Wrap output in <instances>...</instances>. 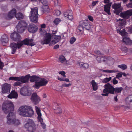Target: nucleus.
Here are the masks:
<instances>
[{
  "mask_svg": "<svg viewBox=\"0 0 132 132\" xmlns=\"http://www.w3.org/2000/svg\"><path fill=\"white\" fill-rule=\"evenodd\" d=\"M3 112L5 114L9 113L7 116L6 122L8 125H14L18 126L20 124L19 120L16 119L15 113L12 112L14 110V106L10 101L3 103L2 107Z\"/></svg>",
  "mask_w": 132,
  "mask_h": 132,
  "instance_id": "nucleus-1",
  "label": "nucleus"
},
{
  "mask_svg": "<svg viewBox=\"0 0 132 132\" xmlns=\"http://www.w3.org/2000/svg\"><path fill=\"white\" fill-rule=\"evenodd\" d=\"M19 114L23 117H31L34 114L32 108L29 106H22L20 107L18 111Z\"/></svg>",
  "mask_w": 132,
  "mask_h": 132,
  "instance_id": "nucleus-2",
  "label": "nucleus"
},
{
  "mask_svg": "<svg viewBox=\"0 0 132 132\" xmlns=\"http://www.w3.org/2000/svg\"><path fill=\"white\" fill-rule=\"evenodd\" d=\"M105 89L103 90L104 93H105L108 92L109 93L112 94H114L115 92L116 93H120L123 89L122 87H117L114 88L109 83H107L104 86Z\"/></svg>",
  "mask_w": 132,
  "mask_h": 132,
  "instance_id": "nucleus-3",
  "label": "nucleus"
},
{
  "mask_svg": "<svg viewBox=\"0 0 132 132\" xmlns=\"http://www.w3.org/2000/svg\"><path fill=\"white\" fill-rule=\"evenodd\" d=\"M27 76L28 79L27 80L24 79V82H28L29 79L31 82H48L47 80L45 78H40L39 77L36 75H33L30 76V74L26 75Z\"/></svg>",
  "mask_w": 132,
  "mask_h": 132,
  "instance_id": "nucleus-4",
  "label": "nucleus"
},
{
  "mask_svg": "<svg viewBox=\"0 0 132 132\" xmlns=\"http://www.w3.org/2000/svg\"><path fill=\"white\" fill-rule=\"evenodd\" d=\"M27 25V24L25 21L23 20L20 21L16 26L17 32L20 33H23L26 29Z\"/></svg>",
  "mask_w": 132,
  "mask_h": 132,
  "instance_id": "nucleus-5",
  "label": "nucleus"
},
{
  "mask_svg": "<svg viewBox=\"0 0 132 132\" xmlns=\"http://www.w3.org/2000/svg\"><path fill=\"white\" fill-rule=\"evenodd\" d=\"M31 13L30 16V21L32 22L37 23L38 20V9L37 7H35L31 9Z\"/></svg>",
  "mask_w": 132,
  "mask_h": 132,
  "instance_id": "nucleus-6",
  "label": "nucleus"
},
{
  "mask_svg": "<svg viewBox=\"0 0 132 132\" xmlns=\"http://www.w3.org/2000/svg\"><path fill=\"white\" fill-rule=\"evenodd\" d=\"M24 126L29 132H32L36 129L35 124L31 119L28 120L27 121V123L25 124Z\"/></svg>",
  "mask_w": 132,
  "mask_h": 132,
  "instance_id": "nucleus-7",
  "label": "nucleus"
},
{
  "mask_svg": "<svg viewBox=\"0 0 132 132\" xmlns=\"http://www.w3.org/2000/svg\"><path fill=\"white\" fill-rule=\"evenodd\" d=\"M32 91L31 88L29 87H24L21 88L20 90L21 95L24 96H30Z\"/></svg>",
  "mask_w": 132,
  "mask_h": 132,
  "instance_id": "nucleus-8",
  "label": "nucleus"
},
{
  "mask_svg": "<svg viewBox=\"0 0 132 132\" xmlns=\"http://www.w3.org/2000/svg\"><path fill=\"white\" fill-rule=\"evenodd\" d=\"M33 40V39H28L27 38H26L23 40L19 42L20 44L19 47L21 46V47L23 45H30L31 46H34L35 44L34 43Z\"/></svg>",
  "mask_w": 132,
  "mask_h": 132,
  "instance_id": "nucleus-9",
  "label": "nucleus"
},
{
  "mask_svg": "<svg viewBox=\"0 0 132 132\" xmlns=\"http://www.w3.org/2000/svg\"><path fill=\"white\" fill-rule=\"evenodd\" d=\"M121 6V3H115L112 5V8L115 10L114 13L117 15H119V13L122 11V8Z\"/></svg>",
  "mask_w": 132,
  "mask_h": 132,
  "instance_id": "nucleus-10",
  "label": "nucleus"
},
{
  "mask_svg": "<svg viewBox=\"0 0 132 132\" xmlns=\"http://www.w3.org/2000/svg\"><path fill=\"white\" fill-rule=\"evenodd\" d=\"M132 15V9L120 13V16L125 20L128 19Z\"/></svg>",
  "mask_w": 132,
  "mask_h": 132,
  "instance_id": "nucleus-11",
  "label": "nucleus"
},
{
  "mask_svg": "<svg viewBox=\"0 0 132 132\" xmlns=\"http://www.w3.org/2000/svg\"><path fill=\"white\" fill-rule=\"evenodd\" d=\"M30 99L33 104L35 105L38 104L40 101V97L36 93H34L32 94Z\"/></svg>",
  "mask_w": 132,
  "mask_h": 132,
  "instance_id": "nucleus-12",
  "label": "nucleus"
},
{
  "mask_svg": "<svg viewBox=\"0 0 132 132\" xmlns=\"http://www.w3.org/2000/svg\"><path fill=\"white\" fill-rule=\"evenodd\" d=\"M28 79L27 76H20L19 77H11L9 78L10 80H14L15 81H19L21 82H24V79L27 80Z\"/></svg>",
  "mask_w": 132,
  "mask_h": 132,
  "instance_id": "nucleus-13",
  "label": "nucleus"
},
{
  "mask_svg": "<svg viewBox=\"0 0 132 132\" xmlns=\"http://www.w3.org/2000/svg\"><path fill=\"white\" fill-rule=\"evenodd\" d=\"M52 36L49 33H46L44 36V39L42 42L43 44H49L51 41Z\"/></svg>",
  "mask_w": 132,
  "mask_h": 132,
  "instance_id": "nucleus-14",
  "label": "nucleus"
},
{
  "mask_svg": "<svg viewBox=\"0 0 132 132\" xmlns=\"http://www.w3.org/2000/svg\"><path fill=\"white\" fill-rule=\"evenodd\" d=\"M19 42H17L16 43H13L10 44V47L12 51V54H14L15 53L17 48L20 49L21 47V46L19 47Z\"/></svg>",
  "mask_w": 132,
  "mask_h": 132,
  "instance_id": "nucleus-15",
  "label": "nucleus"
},
{
  "mask_svg": "<svg viewBox=\"0 0 132 132\" xmlns=\"http://www.w3.org/2000/svg\"><path fill=\"white\" fill-rule=\"evenodd\" d=\"M11 85L7 83H5L2 86V93H8L10 92Z\"/></svg>",
  "mask_w": 132,
  "mask_h": 132,
  "instance_id": "nucleus-16",
  "label": "nucleus"
},
{
  "mask_svg": "<svg viewBox=\"0 0 132 132\" xmlns=\"http://www.w3.org/2000/svg\"><path fill=\"white\" fill-rule=\"evenodd\" d=\"M10 37L11 39L15 41H19L21 39L20 35L16 32H14L12 33Z\"/></svg>",
  "mask_w": 132,
  "mask_h": 132,
  "instance_id": "nucleus-17",
  "label": "nucleus"
},
{
  "mask_svg": "<svg viewBox=\"0 0 132 132\" xmlns=\"http://www.w3.org/2000/svg\"><path fill=\"white\" fill-rule=\"evenodd\" d=\"M64 16L67 18L68 19L71 20L73 19V13L71 10H68L64 12Z\"/></svg>",
  "mask_w": 132,
  "mask_h": 132,
  "instance_id": "nucleus-18",
  "label": "nucleus"
},
{
  "mask_svg": "<svg viewBox=\"0 0 132 132\" xmlns=\"http://www.w3.org/2000/svg\"><path fill=\"white\" fill-rule=\"evenodd\" d=\"M37 30V27L34 24H31L28 26V30L29 32L35 33Z\"/></svg>",
  "mask_w": 132,
  "mask_h": 132,
  "instance_id": "nucleus-19",
  "label": "nucleus"
},
{
  "mask_svg": "<svg viewBox=\"0 0 132 132\" xmlns=\"http://www.w3.org/2000/svg\"><path fill=\"white\" fill-rule=\"evenodd\" d=\"M126 104L127 108H132V95H129L126 99Z\"/></svg>",
  "mask_w": 132,
  "mask_h": 132,
  "instance_id": "nucleus-20",
  "label": "nucleus"
},
{
  "mask_svg": "<svg viewBox=\"0 0 132 132\" xmlns=\"http://www.w3.org/2000/svg\"><path fill=\"white\" fill-rule=\"evenodd\" d=\"M1 41L2 45L3 46L5 45L6 44L8 43L9 41V39L7 35L4 34L2 36Z\"/></svg>",
  "mask_w": 132,
  "mask_h": 132,
  "instance_id": "nucleus-21",
  "label": "nucleus"
},
{
  "mask_svg": "<svg viewBox=\"0 0 132 132\" xmlns=\"http://www.w3.org/2000/svg\"><path fill=\"white\" fill-rule=\"evenodd\" d=\"M105 63L109 65H113L114 62V60L113 58L111 57L105 58Z\"/></svg>",
  "mask_w": 132,
  "mask_h": 132,
  "instance_id": "nucleus-22",
  "label": "nucleus"
},
{
  "mask_svg": "<svg viewBox=\"0 0 132 132\" xmlns=\"http://www.w3.org/2000/svg\"><path fill=\"white\" fill-rule=\"evenodd\" d=\"M16 9H13L8 13V17L10 19L13 18L16 14Z\"/></svg>",
  "mask_w": 132,
  "mask_h": 132,
  "instance_id": "nucleus-23",
  "label": "nucleus"
},
{
  "mask_svg": "<svg viewBox=\"0 0 132 132\" xmlns=\"http://www.w3.org/2000/svg\"><path fill=\"white\" fill-rule=\"evenodd\" d=\"M111 4V3H109L105 5L104 6V10L108 15H110L111 14L110 12V9Z\"/></svg>",
  "mask_w": 132,
  "mask_h": 132,
  "instance_id": "nucleus-24",
  "label": "nucleus"
},
{
  "mask_svg": "<svg viewBox=\"0 0 132 132\" xmlns=\"http://www.w3.org/2000/svg\"><path fill=\"white\" fill-rule=\"evenodd\" d=\"M18 97V94L14 90L12 91L10 94L7 96L8 98H17Z\"/></svg>",
  "mask_w": 132,
  "mask_h": 132,
  "instance_id": "nucleus-25",
  "label": "nucleus"
},
{
  "mask_svg": "<svg viewBox=\"0 0 132 132\" xmlns=\"http://www.w3.org/2000/svg\"><path fill=\"white\" fill-rule=\"evenodd\" d=\"M123 42H125L127 45H132V40L128 37H124L122 39Z\"/></svg>",
  "mask_w": 132,
  "mask_h": 132,
  "instance_id": "nucleus-26",
  "label": "nucleus"
},
{
  "mask_svg": "<svg viewBox=\"0 0 132 132\" xmlns=\"http://www.w3.org/2000/svg\"><path fill=\"white\" fill-rule=\"evenodd\" d=\"M35 108L36 110L37 114L38 115V118L39 121L41 122L43 121V119L41 118L42 114L40 112V109L38 108L37 106H35Z\"/></svg>",
  "mask_w": 132,
  "mask_h": 132,
  "instance_id": "nucleus-27",
  "label": "nucleus"
},
{
  "mask_svg": "<svg viewBox=\"0 0 132 132\" xmlns=\"http://www.w3.org/2000/svg\"><path fill=\"white\" fill-rule=\"evenodd\" d=\"M117 31L118 33H119L122 36L126 35L128 34L127 32L126 31L125 29L121 30L120 28L117 29Z\"/></svg>",
  "mask_w": 132,
  "mask_h": 132,
  "instance_id": "nucleus-28",
  "label": "nucleus"
},
{
  "mask_svg": "<svg viewBox=\"0 0 132 132\" xmlns=\"http://www.w3.org/2000/svg\"><path fill=\"white\" fill-rule=\"evenodd\" d=\"M82 25H83L84 28H85L87 30H89L90 29V26L88 22L87 21H82Z\"/></svg>",
  "mask_w": 132,
  "mask_h": 132,
  "instance_id": "nucleus-29",
  "label": "nucleus"
},
{
  "mask_svg": "<svg viewBox=\"0 0 132 132\" xmlns=\"http://www.w3.org/2000/svg\"><path fill=\"white\" fill-rule=\"evenodd\" d=\"M47 83H35L33 87L36 89H38L40 87L45 86Z\"/></svg>",
  "mask_w": 132,
  "mask_h": 132,
  "instance_id": "nucleus-30",
  "label": "nucleus"
},
{
  "mask_svg": "<svg viewBox=\"0 0 132 132\" xmlns=\"http://www.w3.org/2000/svg\"><path fill=\"white\" fill-rule=\"evenodd\" d=\"M119 20L120 21L119 22V26L121 27H124L126 23V20L119 19Z\"/></svg>",
  "mask_w": 132,
  "mask_h": 132,
  "instance_id": "nucleus-31",
  "label": "nucleus"
},
{
  "mask_svg": "<svg viewBox=\"0 0 132 132\" xmlns=\"http://www.w3.org/2000/svg\"><path fill=\"white\" fill-rule=\"evenodd\" d=\"M15 17L18 20L22 19L24 17L23 15L21 12H18L15 15Z\"/></svg>",
  "mask_w": 132,
  "mask_h": 132,
  "instance_id": "nucleus-32",
  "label": "nucleus"
},
{
  "mask_svg": "<svg viewBox=\"0 0 132 132\" xmlns=\"http://www.w3.org/2000/svg\"><path fill=\"white\" fill-rule=\"evenodd\" d=\"M105 58L103 56L101 55L97 56L96 60L99 63H101L102 62H105Z\"/></svg>",
  "mask_w": 132,
  "mask_h": 132,
  "instance_id": "nucleus-33",
  "label": "nucleus"
},
{
  "mask_svg": "<svg viewBox=\"0 0 132 132\" xmlns=\"http://www.w3.org/2000/svg\"><path fill=\"white\" fill-rule=\"evenodd\" d=\"M59 60V61L62 63H64L65 62H67L65 57L63 55L60 56Z\"/></svg>",
  "mask_w": 132,
  "mask_h": 132,
  "instance_id": "nucleus-34",
  "label": "nucleus"
},
{
  "mask_svg": "<svg viewBox=\"0 0 132 132\" xmlns=\"http://www.w3.org/2000/svg\"><path fill=\"white\" fill-rule=\"evenodd\" d=\"M41 2L42 4L43 5V6H46V9L47 10V11L48 10V3L47 1L46 0H43Z\"/></svg>",
  "mask_w": 132,
  "mask_h": 132,
  "instance_id": "nucleus-35",
  "label": "nucleus"
},
{
  "mask_svg": "<svg viewBox=\"0 0 132 132\" xmlns=\"http://www.w3.org/2000/svg\"><path fill=\"white\" fill-rule=\"evenodd\" d=\"M82 21L80 22L79 26L78 27V29L80 32L83 30L84 29V27L83 25H82Z\"/></svg>",
  "mask_w": 132,
  "mask_h": 132,
  "instance_id": "nucleus-36",
  "label": "nucleus"
},
{
  "mask_svg": "<svg viewBox=\"0 0 132 132\" xmlns=\"http://www.w3.org/2000/svg\"><path fill=\"white\" fill-rule=\"evenodd\" d=\"M54 39L56 43H57L61 39L60 36H55L54 37Z\"/></svg>",
  "mask_w": 132,
  "mask_h": 132,
  "instance_id": "nucleus-37",
  "label": "nucleus"
},
{
  "mask_svg": "<svg viewBox=\"0 0 132 132\" xmlns=\"http://www.w3.org/2000/svg\"><path fill=\"white\" fill-rule=\"evenodd\" d=\"M118 67L121 69L123 70L126 69L127 68V65L125 64L119 65H118Z\"/></svg>",
  "mask_w": 132,
  "mask_h": 132,
  "instance_id": "nucleus-38",
  "label": "nucleus"
},
{
  "mask_svg": "<svg viewBox=\"0 0 132 132\" xmlns=\"http://www.w3.org/2000/svg\"><path fill=\"white\" fill-rule=\"evenodd\" d=\"M46 6H43L41 9L42 11L43 12V13H45V12L48 13L49 11V6H48V10L47 11V10L46 9Z\"/></svg>",
  "mask_w": 132,
  "mask_h": 132,
  "instance_id": "nucleus-39",
  "label": "nucleus"
},
{
  "mask_svg": "<svg viewBox=\"0 0 132 132\" xmlns=\"http://www.w3.org/2000/svg\"><path fill=\"white\" fill-rule=\"evenodd\" d=\"M102 71L103 72H104L105 73H116L117 72V71L114 70H102Z\"/></svg>",
  "mask_w": 132,
  "mask_h": 132,
  "instance_id": "nucleus-40",
  "label": "nucleus"
},
{
  "mask_svg": "<svg viewBox=\"0 0 132 132\" xmlns=\"http://www.w3.org/2000/svg\"><path fill=\"white\" fill-rule=\"evenodd\" d=\"M92 84L93 90H96L98 88V86L96 83H92Z\"/></svg>",
  "mask_w": 132,
  "mask_h": 132,
  "instance_id": "nucleus-41",
  "label": "nucleus"
},
{
  "mask_svg": "<svg viewBox=\"0 0 132 132\" xmlns=\"http://www.w3.org/2000/svg\"><path fill=\"white\" fill-rule=\"evenodd\" d=\"M55 110V112L56 113H60L62 112V110L60 107H58L56 108Z\"/></svg>",
  "mask_w": 132,
  "mask_h": 132,
  "instance_id": "nucleus-42",
  "label": "nucleus"
},
{
  "mask_svg": "<svg viewBox=\"0 0 132 132\" xmlns=\"http://www.w3.org/2000/svg\"><path fill=\"white\" fill-rule=\"evenodd\" d=\"M58 79L59 80L62 81H65L67 82H69V80L67 78H59Z\"/></svg>",
  "mask_w": 132,
  "mask_h": 132,
  "instance_id": "nucleus-43",
  "label": "nucleus"
},
{
  "mask_svg": "<svg viewBox=\"0 0 132 132\" xmlns=\"http://www.w3.org/2000/svg\"><path fill=\"white\" fill-rule=\"evenodd\" d=\"M60 21L61 20L60 19L58 18H56L54 20L53 22L55 24L57 25L59 23Z\"/></svg>",
  "mask_w": 132,
  "mask_h": 132,
  "instance_id": "nucleus-44",
  "label": "nucleus"
},
{
  "mask_svg": "<svg viewBox=\"0 0 132 132\" xmlns=\"http://www.w3.org/2000/svg\"><path fill=\"white\" fill-rule=\"evenodd\" d=\"M111 79V77L109 78H105L102 81L103 82H108L110 81Z\"/></svg>",
  "mask_w": 132,
  "mask_h": 132,
  "instance_id": "nucleus-45",
  "label": "nucleus"
},
{
  "mask_svg": "<svg viewBox=\"0 0 132 132\" xmlns=\"http://www.w3.org/2000/svg\"><path fill=\"white\" fill-rule=\"evenodd\" d=\"M76 40V38L74 37H72L70 40V43L71 44H73Z\"/></svg>",
  "mask_w": 132,
  "mask_h": 132,
  "instance_id": "nucleus-46",
  "label": "nucleus"
},
{
  "mask_svg": "<svg viewBox=\"0 0 132 132\" xmlns=\"http://www.w3.org/2000/svg\"><path fill=\"white\" fill-rule=\"evenodd\" d=\"M61 13V12L60 11L58 10H56L55 11L54 15L56 16H58Z\"/></svg>",
  "mask_w": 132,
  "mask_h": 132,
  "instance_id": "nucleus-47",
  "label": "nucleus"
},
{
  "mask_svg": "<svg viewBox=\"0 0 132 132\" xmlns=\"http://www.w3.org/2000/svg\"><path fill=\"white\" fill-rule=\"evenodd\" d=\"M57 43L54 40H53L51 41H50V42L49 43V45L50 46H52L53 45L56 43Z\"/></svg>",
  "mask_w": 132,
  "mask_h": 132,
  "instance_id": "nucleus-48",
  "label": "nucleus"
},
{
  "mask_svg": "<svg viewBox=\"0 0 132 132\" xmlns=\"http://www.w3.org/2000/svg\"><path fill=\"white\" fill-rule=\"evenodd\" d=\"M71 84L70 83H69L68 84H66V83H64L63 85H62L61 88H63L64 87H67L70 86L71 85Z\"/></svg>",
  "mask_w": 132,
  "mask_h": 132,
  "instance_id": "nucleus-49",
  "label": "nucleus"
},
{
  "mask_svg": "<svg viewBox=\"0 0 132 132\" xmlns=\"http://www.w3.org/2000/svg\"><path fill=\"white\" fill-rule=\"evenodd\" d=\"M53 2H54V4L55 6L60 5V2L58 0H55Z\"/></svg>",
  "mask_w": 132,
  "mask_h": 132,
  "instance_id": "nucleus-50",
  "label": "nucleus"
},
{
  "mask_svg": "<svg viewBox=\"0 0 132 132\" xmlns=\"http://www.w3.org/2000/svg\"><path fill=\"white\" fill-rule=\"evenodd\" d=\"M4 66V63L1 62L0 59V69L2 70Z\"/></svg>",
  "mask_w": 132,
  "mask_h": 132,
  "instance_id": "nucleus-51",
  "label": "nucleus"
},
{
  "mask_svg": "<svg viewBox=\"0 0 132 132\" xmlns=\"http://www.w3.org/2000/svg\"><path fill=\"white\" fill-rule=\"evenodd\" d=\"M59 74H61L64 77H65L66 76L65 75V73L64 71H59Z\"/></svg>",
  "mask_w": 132,
  "mask_h": 132,
  "instance_id": "nucleus-52",
  "label": "nucleus"
},
{
  "mask_svg": "<svg viewBox=\"0 0 132 132\" xmlns=\"http://www.w3.org/2000/svg\"><path fill=\"white\" fill-rule=\"evenodd\" d=\"M122 76V73H118L116 76V78L119 79V78L121 77Z\"/></svg>",
  "mask_w": 132,
  "mask_h": 132,
  "instance_id": "nucleus-53",
  "label": "nucleus"
},
{
  "mask_svg": "<svg viewBox=\"0 0 132 132\" xmlns=\"http://www.w3.org/2000/svg\"><path fill=\"white\" fill-rule=\"evenodd\" d=\"M88 17L89 20L90 21L92 22H93V21L94 19L93 17H92V16H91V15H88Z\"/></svg>",
  "mask_w": 132,
  "mask_h": 132,
  "instance_id": "nucleus-54",
  "label": "nucleus"
},
{
  "mask_svg": "<svg viewBox=\"0 0 132 132\" xmlns=\"http://www.w3.org/2000/svg\"><path fill=\"white\" fill-rule=\"evenodd\" d=\"M122 86L123 89V88H125L127 89H130V87H127L126 86L125 83L122 84Z\"/></svg>",
  "mask_w": 132,
  "mask_h": 132,
  "instance_id": "nucleus-55",
  "label": "nucleus"
},
{
  "mask_svg": "<svg viewBox=\"0 0 132 132\" xmlns=\"http://www.w3.org/2000/svg\"><path fill=\"white\" fill-rule=\"evenodd\" d=\"M83 67L85 68H87L89 67L88 64L87 63H84V64Z\"/></svg>",
  "mask_w": 132,
  "mask_h": 132,
  "instance_id": "nucleus-56",
  "label": "nucleus"
},
{
  "mask_svg": "<svg viewBox=\"0 0 132 132\" xmlns=\"http://www.w3.org/2000/svg\"><path fill=\"white\" fill-rule=\"evenodd\" d=\"M126 106H125L123 105H122L120 106H119V108H120V107H122L123 108L125 109H126L127 108H129V109H130V108H127V106L128 105H127L126 104Z\"/></svg>",
  "mask_w": 132,
  "mask_h": 132,
  "instance_id": "nucleus-57",
  "label": "nucleus"
},
{
  "mask_svg": "<svg viewBox=\"0 0 132 132\" xmlns=\"http://www.w3.org/2000/svg\"><path fill=\"white\" fill-rule=\"evenodd\" d=\"M98 2V1H93L92 3V6H94Z\"/></svg>",
  "mask_w": 132,
  "mask_h": 132,
  "instance_id": "nucleus-58",
  "label": "nucleus"
},
{
  "mask_svg": "<svg viewBox=\"0 0 132 132\" xmlns=\"http://www.w3.org/2000/svg\"><path fill=\"white\" fill-rule=\"evenodd\" d=\"M105 94L102 93L101 95L103 96H108V95L109 93V92L105 93Z\"/></svg>",
  "mask_w": 132,
  "mask_h": 132,
  "instance_id": "nucleus-59",
  "label": "nucleus"
},
{
  "mask_svg": "<svg viewBox=\"0 0 132 132\" xmlns=\"http://www.w3.org/2000/svg\"><path fill=\"white\" fill-rule=\"evenodd\" d=\"M59 45L58 44H57L54 46L53 48L54 49H56L59 48Z\"/></svg>",
  "mask_w": 132,
  "mask_h": 132,
  "instance_id": "nucleus-60",
  "label": "nucleus"
},
{
  "mask_svg": "<svg viewBox=\"0 0 132 132\" xmlns=\"http://www.w3.org/2000/svg\"><path fill=\"white\" fill-rule=\"evenodd\" d=\"M95 54H100L101 52L99 50H96L95 51Z\"/></svg>",
  "mask_w": 132,
  "mask_h": 132,
  "instance_id": "nucleus-61",
  "label": "nucleus"
},
{
  "mask_svg": "<svg viewBox=\"0 0 132 132\" xmlns=\"http://www.w3.org/2000/svg\"><path fill=\"white\" fill-rule=\"evenodd\" d=\"M128 7L132 8V2L129 3L128 5Z\"/></svg>",
  "mask_w": 132,
  "mask_h": 132,
  "instance_id": "nucleus-62",
  "label": "nucleus"
},
{
  "mask_svg": "<svg viewBox=\"0 0 132 132\" xmlns=\"http://www.w3.org/2000/svg\"><path fill=\"white\" fill-rule=\"evenodd\" d=\"M46 26L45 24H43L41 25V27L42 28H44L46 27Z\"/></svg>",
  "mask_w": 132,
  "mask_h": 132,
  "instance_id": "nucleus-63",
  "label": "nucleus"
},
{
  "mask_svg": "<svg viewBox=\"0 0 132 132\" xmlns=\"http://www.w3.org/2000/svg\"><path fill=\"white\" fill-rule=\"evenodd\" d=\"M128 31L129 32L132 33V26L129 28L128 29Z\"/></svg>",
  "mask_w": 132,
  "mask_h": 132,
  "instance_id": "nucleus-64",
  "label": "nucleus"
}]
</instances>
